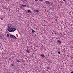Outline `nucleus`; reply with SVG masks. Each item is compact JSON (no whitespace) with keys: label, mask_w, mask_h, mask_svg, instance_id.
Segmentation results:
<instances>
[{"label":"nucleus","mask_w":73,"mask_h":73,"mask_svg":"<svg viewBox=\"0 0 73 73\" xmlns=\"http://www.w3.org/2000/svg\"><path fill=\"white\" fill-rule=\"evenodd\" d=\"M7 37H9V35L8 34H7Z\"/></svg>","instance_id":"obj_15"},{"label":"nucleus","mask_w":73,"mask_h":73,"mask_svg":"<svg viewBox=\"0 0 73 73\" xmlns=\"http://www.w3.org/2000/svg\"><path fill=\"white\" fill-rule=\"evenodd\" d=\"M58 42V43H59L60 44H61V42L60 40H58L57 41Z\"/></svg>","instance_id":"obj_9"},{"label":"nucleus","mask_w":73,"mask_h":73,"mask_svg":"<svg viewBox=\"0 0 73 73\" xmlns=\"http://www.w3.org/2000/svg\"><path fill=\"white\" fill-rule=\"evenodd\" d=\"M11 66H14V64H12Z\"/></svg>","instance_id":"obj_14"},{"label":"nucleus","mask_w":73,"mask_h":73,"mask_svg":"<svg viewBox=\"0 0 73 73\" xmlns=\"http://www.w3.org/2000/svg\"><path fill=\"white\" fill-rule=\"evenodd\" d=\"M58 54H61V52H58Z\"/></svg>","instance_id":"obj_16"},{"label":"nucleus","mask_w":73,"mask_h":73,"mask_svg":"<svg viewBox=\"0 0 73 73\" xmlns=\"http://www.w3.org/2000/svg\"><path fill=\"white\" fill-rule=\"evenodd\" d=\"M29 12V13H31V12H32V11L29 10H27Z\"/></svg>","instance_id":"obj_8"},{"label":"nucleus","mask_w":73,"mask_h":73,"mask_svg":"<svg viewBox=\"0 0 73 73\" xmlns=\"http://www.w3.org/2000/svg\"><path fill=\"white\" fill-rule=\"evenodd\" d=\"M45 3L46 4H48V5H50V2L49 1H46Z\"/></svg>","instance_id":"obj_3"},{"label":"nucleus","mask_w":73,"mask_h":73,"mask_svg":"<svg viewBox=\"0 0 73 73\" xmlns=\"http://www.w3.org/2000/svg\"><path fill=\"white\" fill-rule=\"evenodd\" d=\"M10 37L11 38H14V39H15V40L17 39V38L14 35H10Z\"/></svg>","instance_id":"obj_2"},{"label":"nucleus","mask_w":73,"mask_h":73,"mask_svg":"<svg viewBox=\"0 0 73 73\" xmlns=\"http://www.w3.org/2000/svg\"><path fill=\"white\" fill-rule=\"evenodd\" d=\"M8 27L9 28H10L11 27V26H12V25L10 24H9L8 25Z\"/></svg>","instance_id":"obj_4"},{"label":"nucleus","mask_w":73,"mask_h":73,"mask_svg":"<svg viewBox=\"0 0 73 73\" xmlns=\"http://www.w3.org/2000/svg\"><path fill=\"white\" fill-rule=\"evenodd\" d=\"M32 33H34L35 32V31L34 30L32 29Z\"/></svg>","instance_id":"obj_11"},{"label":"nucleus","mask_w":73,"mask_h":73,"mask_svg":"<svg viewBox=\"0 0 73 73\" xmlns=\"http://www.w3.org/2000/svg\"><path fill=\"white\" fill-rule=\"evenodd\" d=\"M0 36H1V35H0Z\"/></svg>","instance_id":"obj_23"},{"label":"nucleus","mask_w":73,"mask_h":73,"mask_svg":"<svg viewBox=\"0 0 73 73\" xmlns=\"http://www.w3.org/2000/svg\"><path fill=\"white\" fill-rule=\"evenodd\" d=\"M17 62H19V60H17Z\"/></svg>","instance_id":"obj_18"},{"label":"nucleus","mask_w":73,"mask_h":73,"mask_svg":"<svg viewBox=\"0 0 73 73\" xmlns=\"http://www.w3.org/2000/svg\"><path fill=\"white\" fill-rule=\"evenodd\" d=\"M35 12H37V13L38 12H39V10H35Z\"/></svg>","instance_id":"obj_10"},{"label":"nucleus","mask_w":73,"mask_h":73,"mask_svg":"<svg viewBox=\"0 0 73 73\" xmlns=\"http://www.w3.org/2000/svg\"><path fill=\"white\" fill-rule=\"evenodd\" d=\"M8 0V1H9V0Z\"/></svg>","instance_id":"obj_22"},{"label":"nucleus","mask_w":73,"mask_h":73,"mask_svg":"<svg viewBox=\"0 0 73 73\" xmlns=\"http://www.w3.org/2000/svg\"><path fill=\"white\" fill-rule=\"evenodd\" d=\"M26 52L28 53H29V52H30L29 50L28 49L26 50Z\"/></svg>","instance_id":"obj_6"},{"label":"nucleus","mask_w":73,"mask_h":73,"mask_svg":"<svg viewBox=\"0 0 73 73\" xmlns=\"http://www.w3.org/2000/svg\"><path fill=\"white\" fill-rule=\"evenodd\" d=\"M63 0V1H65V0Z\"/></svg>","instance_id":"obj_21"},{"label":"nucleus","mask_w":73,"mask_h":73,"mask_svg":"<svg viewBox=\"0 0 73 73\" xmlns=\"http://www.w3.org/2000/svg\"><path fill=\"white\" fill-rule=\"evenodd\" d=\"M22 7H26V5H22Z\"/></svg>","instance_id":"obj_12"},{"label":"nucleus","mask_w":73,"mask_h":73,"mask_svg":"<svg viewBox=\"0 0 73 73\" xmlns=\"http://www.w3.org/2000/svg\"><path fill=\"white\" fill-rule=\"evenodd\" d=\"M7 30L9 32H14L16 30V29L15 28L12 27L8 29Z\"/></svg>","instance_id":"obj_1"},{"label":"nucleus","mask_w":73,"mask_h":73,"mask_svg":"<svg viewBox=\"0 0 73 73\" xmlns=\"http://www.w3.org/2000/svg\"><path fill=\"white\" fill-rule=\"evenodd\" d=\"M43 1H44V0H39V1L40 3L43 2Z\"/></svg>","instance_id":"obj_7"},{"label":"nucleus","mask_w":73,"mask_h":73,"mask_svg":"<svg viewBox=\"0 0 73 73\" xmlns=\"http://www.w3.org/2000/svg\"><path fill=\"white\" fill-rule=\"evenodd\" d=\"M40 56H41V57H42V58H44V57H45L44 54H40Z\"/></svg>","instance_id":"obj_5"},{"label":"nucleus","mask_w":73,"mask_h":73,"mask_svg":"<svg viewBox=\"0 0 73 73\" xmlns=\"http://www.w3.org/2000/svg\"><path fill=\"white\" fill-rule=\"evenodd\" d=\"M71 73H73V71H72V72H71Z\"/></svg>","instance_id":"obj_19"},{"label":"nucleus","mask_w":73,"mask_h":73,"mask_svg":"<svg viewBox=\"0 0 73 73\" xmlns=\"http://www.w3.org/2000/svg\"><path fill=\"white\" fill-rule=\"evenodd\" d=\"M25 1H28V0H24Z\"/></svg>","instance_id":"obj_20"},{"label":"nucleus","mask_w":73,"mask_h":73,"mask_svg":"<svg viewBox=\"0 0 73 73\" xmlns=\"http://www.w3.org/2000/svg\"><path fill=\"white\" fill-rule=\"evenodd\" d=\"M35 1H36V2H37L38 0H35Z\"/></svg>","instance_id":"obj_17"},{"label":"nucleus","mask_w":73,"mask_h":73,"mask_svg":"<svg viewBox=\"0 0 73 73\" xmlns=\"http://www.w3.org/2000/svg\"><path fill=\"white\" fill-rule=\"evenodd\" d=\"M20 9H23V7H22L21 6L20 7Z\"/></svg>","instance_id":"obj_13"}]
</instances>
